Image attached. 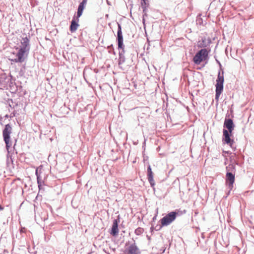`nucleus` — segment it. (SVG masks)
I'll list each match as a JSON object with an SVG mask.
<instances>
[{"instance_id": "obj_1", "label": "nucleus", "mask_w": 254, "mask_h": 254, "mask_svg": "<svg viewBox=\"0 0 254 254\" xmlns=\"http://www.w3.org/2000/svg\"><path fill=\"white\" fill-rule=\"evenodd\" d=\"M117 39L118 49L122 50V51H119V64L124 63L125 61V57L124 54L125 53L124 50V45L123 44V36L122 32V28L120 24L118 23V32H117Z\"/></svg>"}, {"instance_id": "obj_2", "label": "nucleus", "mask_w": 254, "mask_h": 254, "mask_svg": "<svg viewBox=\"0 0 254 254\" xmlns=\"http://www.w3.org/2000/svg\"><path fill=\"white\" fill-rule=\"evenodd\" d=\"M224 81L223 71L221 73L219 71L218 74L217 78L216 79V90H215V100L218 101L219 97L223 90V83Z\"/></svg>"}, {"instance_id": "obj_3", "label": "nucleus", "mask_w": 254, "mask_h": 254, "mask_svg": "<svg viewBox=\"0 0 254 254\" xmlns=\"http://www.w3.org/2000/svg\"><path fill=\"white\" fill-rule=\"evenodd\" d=\"M12 133V127L9 124H7L5 126L4 128L2 131V136L4 141L6 145V148L8 151L9 148L11 146L10 142V134Z\"/></svg>"}, {"instance_id": "obj_4", "label": "nucleus", "mask_w": 254, "mask_h": 254, "mask_svg": "<svg viewBox=\"0 0 254 254\" xmlns=\"http://www.w3.org/2000/svg\"><path fill=\"white\" fill-rule=\"evenodd\" d=\"M208 52L206 49H202L198 51L193 57V61L196 64H199L201 62L206 59Z\"/></svg>"}, {"instance_id": "obj_5", "label": "nucleus", "mask_w": 254, "mask_h": 254, "mask_svg": "<svg viewBox=\"0 0 254 254\" xmlns=\"http://www.w3.org/2000/svg\"><path fill=\"white\" fill-rule=\"evenodd\" d=\"M17 49H18V51L15 55V58L11 59V61L15 63H22L27 58L29 52L18 48Z\"/></svg>"}, {"instance_id": "obj_6", "label": "nucleus", "mask_w": 254, "mask_h": 254, "mask_svg": "<svg viewBox=\"0 0 254 254\" xmlns=\"http://www.w3.org/2000/svg\"><path fill=\"white\" fill-rule=\"evenodd\" d=\"M178 213L172 211L169 213L161 220L162 226H168L175 220Z\"/></svg>"}, {"instance_id": "obj_7", "label": "nucleus", "mask_w": 254, "mask_h": 254, "mask_svg": "<svg viewBox=\"0 0 254 254\" xmlns=\"http://www.w3.org/2000/svg\"><path fill=\"white\" fill-rule=\"evenodd\" d=\"M234 168L233 165H229L227 167V173L226 174V183L228 185L230 190H231L233 187V184L235 181V176L231 172H229Z\"/></svg>"}, {"instance_id": "obj_8", "label": "nucleus", "mask_w": 254, "mask_h": 254, "mask_svg": "<svg viewBox=\"0 0 254 254\" xmlns=\"http://www.w3.org/2000/svg\"><path fill=\"white\" fill-rule=\"evenodd\" d=\"M125 254H139L140 251L135 243L130 245L125 250Z\"/></svg>"}, {"instance_id": "obj_9", "label": "nucleus", "mask_w": 254, "mask_h": 254, "mask_svg": "<svg viewBox=\"0 0 254 254\" xmlns=\"http://www.w3.org/2000/svg\"><path fill=\"white\" fill-rule=\"evenodd\" d=\"M224 127L228 129L227 130L229 131L230 133H232V132L235 127V125L232 120L231 119H225L224 123Z\"/></svg>"}, {"instance_id": "obj_10", "label": "nucleus", "mask_w": 254, "mask_h": 254, "mask_svg": "<svg viewBox=\"0 0 254 254\" xmlns=\"http://www.w3.org/2000/svg\"><path fill=\"white\" fill-rule=\"evenodd\" d=\"M20 49H22L23 50L29 52L30 45L29 40L27 37L22 38L21 41V44L19 46Z\"/></svg>"}, {"instance_id": "obj_11", "label": "nucleus", "mask_w": 254, "mask_h": 254, "mask_svg": "<svg viewBox=\"0 0 254 254\" xmlns=\"http://www.w3.org/2000/svg\"><path fill=\"white\" fill-rule=\"evenodd\" d=\"M223 136L224 137V140L227 144H231L233 143V140L230 138L231 133L229 132L227 129H224L223 131Z\"/></svg>"}, {"instance_id": "obj_12", "label": "nucleus", "mask_w": 254, "mask_h": 254, "mask_svg": "<svg viewBox=\"0 0 254 254\" xmlns=\"http://www.w3.org/2000/svg\"><path fill=\"white\" fill-rule=\"evenodd\" d=\"M87 0H82V2L80 3L77 12V17L78 18L81 16L83 11L87 4Z\"/></svg>"}, {"instance_id": "obj_13", "label": "nucleus", "mask_w": 254, "mask_h": 254, "mask_svg": "<svg viewBox=\"0 0 254 254\" xmlns=\"http://www.w3.org/2000/svg\"><path fill=\"white\" fill-rule=\"evenodd\" d=\"M147 178L151 187L154 186L155 185V181L153 179V173L151 170L150 165H149L147 167Z\"/></svg>"}, {"instance_id": "obj_14", "label": "nucleus", "mask_w": 254, "mask_h": 254, "mask_svg": "<svg viewBox=\"0 0 254 254\" xmlns=\"http://www.w3.org/2000/svg\"><path fill=\"white\" fill-rule=\"evenodd\" d=\"M78 21L79 19L77 17L76 18L75 17L73 18L71 22V25L70 26V30L71 32H74L77 29L79 26V24H78Z\"/></svg>"}, {"instance_id": "obj_15", "label": "nucleus", "mask_w": 254, "mask_h": 254, "mask_svg": "<svg viewBox=\"0 0 254 254\" xmlns=\"http://www.w3.org/2000/svg\"><path fill=\"white\" fill-rule=\"evenodd\" d=\"M119 233L118 230V224L117 221L116 220H114L113 222V224L112 227V232L111 234L113 236L117 235Z\"/></svg>"}, {"instance_id": "obj_16", "label": "nucleus", "mask_w": 254, "mask_h": 254, "mask_svg": "<svg viewBox=\"0 0 254 254\" xmlns=\"http://www.w3.org/2000/svg\"><path fill=\"white\" fill-rule=\"evenodd\" d=\"M207 43L205 38L202 39L201 41H198L197 46L199 48H205L207 47Z\"/></svg>"}, {"instance_id": "obj_17", "label": "nucleus", "mask_w": 254, "mask_h": 254, "mask_svg": "<svg viewBox=\"0 0 254 254\" xmlns=\"http://www.w3.org/2000/svg\"><path fill=\"white\" fill-rule=\"evenodd\" d=\"M143 230L142 228H138L135 230V233L137 235L141 234V233H143Z\"/></svg>"}, {"instance_id": "obj_18", "label": "nucleus", "mask_w": 254, "mask_h": 254, "mask_svg": "<svg viewBox=\"0 0 254 254\" xmlns=\"http://www.w3.org/2000/svg\"><path fill=\"white\" fill-rule=\"evenodd\" d=\"M36 175L37 176V182L38 184H40V175L38 174V169L37 168L36 170ZM40 185H39V186Z\"/></svg>"}, {"instance_id": "obj_19", "label": "nucleus", "mask_w": 254, "mask_h": 254, "mask_svg": "<svg viewBox=\"0 0 254 254\" xmlns=\"http://www.w3.org/2000/svg\"><path fill=\"white\" fill-rule=\"evenodd\" d=\"M143 1V2H141V6H142V8H143V12H145V7H144L143 5H144H144H145V4H146L145 0H144V1Z\"/></svg>"}, {"instance_id": "obj_20", "label": "nucleus", "mask_w": 254, "mask_h": 254, "mask_svg": "<svg viewBox=\"0 0 254 254\" xmlns=\"http://www.w3.org/2000/svg\"><path fill=\"white\" fill-rule=\"evenodd\" d=\"M156 215L153 218V220L154 221L156 219Z\"/></svg>"}, {"instance_id": "obj_21", "label": "nucleus", "mask_w": 254, "mask_h": 254, "mask_svg": "<svg viewBox=\"0 0 254 254\" xmlns=\"http://www.w3.org/2000/svg\"><path fill=\"white\" fill-rule=\"evenodd\" d=\"M108 16H109V15H108V14H106V17H108Z\"/></svg>"}, {"instance_id": "obj_22", "label": "nucleus", "mask_w": 254, "mask_h": 254, "mask_svg": "<svg viewBox=\"0 0 254 254\" xmlns=\"http://www.w3.org/2000/svg\"><path fill=\"white\" fill-rule=\"evenodd\" d=\"M107 3H108V4H110V3H109V2H108V0H107Z\"/></svg>"}, {"instance_id": "obj_23", "label": "nucleus", "mask_w": 254, "mask_h": 254, "mask_svg": "<svg viewBox=\"0 0 254 254\" xmlns=\"http://www.w3.org/2000/svg\"><path fill=\"white\" fill-rule=\"evenodd\" d=\"M142 1H144V0H142Z\"/></svg>"}]
</instances>
